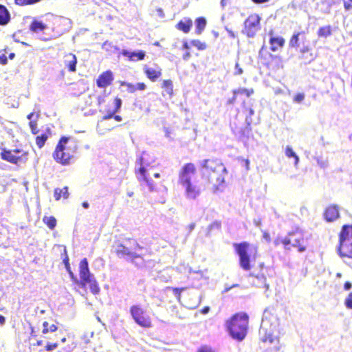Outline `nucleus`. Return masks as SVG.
Instances as JSON below:
<instances>
[{"mask_svg": "<svg viewBox=\"0 0 352 352\" xmlns=\"http://www.w3.org/2000/svg\"><path fill=\"white\" fill-rule=\"evenodd\" d=\"M202 177L214 192L219 191L225 183L228 173L224 164L218 158L205 159L201 164Z\"/></svg>", "mask_w": 352, "mask_h": 352, "instance_id": "1", "label": "nucleus"}, {"mask_svg": "<svg viewBox=\"0 0 352 352\" xmlns=\"http://www.w3.org/2000/svg\"><path fill=\"white\" fill-rule=\"evenodd\" d=\"M197 171L195 164L188 162L182 166L178 173V184L184 188L186 197L190 199H197L202 191L198 182L192 179Z\"/></svg>", "mask_w": 352, "mask_h": 352, "instance_id": "2", "label": "nucleus"}, {"mask_svg": "<svg viewBox=\"0 0 352 352\" xmlns=\"http://www.w3.org/2000/svg\"><path fill=\"white\" fill-rule=\"evenodd\" d=\"M112 248L117 256L127 258L131 262H134L135 258H142V264L145 265L149 261L147 256H151V253L142 254L137 252L144 248L140 245L136 239L127 238L122 241H117L112 245Z\"/></svg>", "mask_w": 352, "mask_h": 352, "instance_id": "3", "label": "nucleus"}, {"mask_svg": "<svg viewBox=\"0 0 352 352\" xmlns=\"http://www.w3.org/2000/svg\"><path fill=\"white\" fill-rule=\"evenodd\" d=\"M77 150L78 145L71 137L62 136L52 153V157L56 163L69 166L74 162Z\"/></svg>", "mask_w": 352, "mask_h": 352, "instance_id": "4", "label": "nucleus"}, {"mask_svg": "<svg viewBox=\"0 0 352 352\" xmlns=\"http://www.w3.org/2000/svg\"><path fill=\"white\" fill-rule=\"evenodd\" d=\"M225 326L234 340L242 341L248 334L249 316L243 311L236 312L226 321Z\"/></svg>", "mask_w": 352, "mask_h": 352, "instance_id": "5", "label": "nucleus"}, {"mask_svg": "<svg viewBox=\"0 0 352 352\" xmlns=\"http://www.w3.org/2000/svg\"><path fill=\"white\" fill-rule=\"evenodd\" d=\"M233 247L239 256L240 267L244 271L250 272L253 267L252 261L259 256L258 246L248 241H242L234 243Z\"/></svg>", "mask_w": 352, "mask_h": 352, "instance_id": "6", "label": "nucleus"}, {"mask_svg": "<svg viewBox=\"0 0 352 352\" xmlns=\"http://www.w3.org/2000/svg\"><path fill=\"white\" fill-rule=\"evenodd\" d=\"M148 154L142 153L137 160L138 165V168L135 169V175L138 182L141 185L146 186L149 191H155L157 188V184L154 182L150 176L149 170L151 168V162H148L147 157Z\"/></svg>", "mask_w": 352, "mask_h": 352, "instance_id": "7", "label": "nucleus"}, {"mask_svg": "<svg viewBox=\"0 0 352 352\" xmlns=\"http://www.w3.org/2000/svg\"><path fill=\"white\" fill-rule=\"evenodd\" d=\"M275 245H282L285 250L296 248L298 252H304L307 250L308 243L307 239L301 232L294 231L283 237H278L274 240Z\"/></svg>", "mask_w": 352, "mask_h": 352, "instance_id": "8", "label": "nucleus"}, {"mask_svg": "<svg viewBox=\"0 0 352 352\" xmlns=\"http://www.w3.org/2000/svg\"><path fill=\"white\" fill-rule=\"evenodd\" d=\"M79 276L80 280L78 283L82 288L85 289L88 286L90 292L94 295H97L100 293V286L94 275L89 271L88 261L86 258L82 259L79 263Z\"/></svg>", "mask_w": 352, "mask_h": 352, "instance_id": "9", "label": "nucleus"}, {"mask_svg": "<svg viewBox=\"0 0 352 352\" xmlns=\"http://www.w3.org/2000/svg\"><path fill=\"white\" fill-rule=\"evenodd\" d=\"M0 155L1 158L6 162L15 165H20L27 162L29 157V152L21 148L14 149L2 148Z\"/></svg>", "mask_w": 352, "mask_h": 352, "instance_id": "10", "label": "nucleus"}, {"mask_svg": "<svg viewBox=\"0 0 352 352\" xmlns=\"http://www.w3.org/2000/svg\"><path fill=\"white\" fill-rule=\"evenodd\" d=\"M258 58L268 69L274 70L283 67L282 58L280 56L272 54L265 45L259 50Z\"/></svg>", "mask_w": 352, "mask_h": 352, "instance_id": "11", "label": "nucleus"}, {"mask_svg": "<svg viewBox=\"0 0 352 352\" xmlns=\"http://www.w3.org/2000/svg\"><path fill=\"white\" fill-rule=\"evenodd\" d=\"M130 314L135 322L143 328H151L152 327V320L146 311L139 305L131 306Z\"/></svg>", "mask_w": 352, "mask_h": 352, "instance_id": "12", "label": "nucleus"}, {"mask_svg": "<svg viewBox=\"0 0 352 352\" xmlns=\"http://www.w3.org/2000/svg\"><path fill=\"white\" fill-rule=\"evenodd\" d=\"M261 18L258 14H251L245 20L242 33L249 38L254 37L261 30Z\"/></svg>", "mask_w": 352, "mask_h": 352, "instance_id": "13", "label": "nucleus"}, {"mask_svg": "<svg viewBox=\"0 0 352 352\" xmlns=\"http://www.w3.org/2000/svg\"><path fill=\"white\" fill-rule=\"evenodd\" d=\"M254 92V91L252 88H238L234 89L232 91V97L227 100L226 104L230 106H233L239 102L244 104L245 98H248Z\"/></svg>", "mask_w": 352, "mask_h": 352, "instance_id": "14", "label": "nucleus"}, {"mask_svg": "<svg viewBox=\"0 0 352 352\" xmlns=\"http://www.w3.org/2000/svg\"><path fill=\"white\" fill-rule=\"evenodd\" d=\"M318 56V53L312 50L309 46H304L299 50L298 58L303 64L314 61Z\"/></svg>", "mask_w": 352, "mask_h": 352, "instance_id": "15", "label": "nucleus"}, {"mask_svg": "<svg viewBox=\"0 0 352 352\" xmlns=\"http://www.w3.org/2000/svg\"><path fill=\"white\" fill-rule=\"evenodd\" d=\"M114 106L113 108H107L105 110L106 114L103 116V120H109L113 118L116 121H122V117L118 115H115L120 109L122 105V100L118 97L114 99Z\"/></svg>", "mask_w": 352, "mask_h": 352, "instance_id": "16", "label": "nucleus"}, {"mask_svg": "<svg viewBox=\"0 0 352 352\" xmlns=\"http://www.w3.org/2000/svg\"><path fill=\"white\" fill-rule=\"evenodd\" d=\"M113 81V72L111 70H106L98 76L96 80V85L99 88H106L110 86Z\"/></svg>", "mask_w": 352, "mask_h": 352, "instance_id": "17", "label": "nucleus"}, {"mask_svg": "<svg viewBox=\"0 0 352 352\" xmlns=\"http://www.w3.org/2000/svg\"><path fill=\"white\" fill-rule=\"evenodd\" d=\"M323 217L327 222H332L338 219L340 217L338 206L336 204L328 206L324 210Z\"/></svg>", "mask_w": 352, "mask_h": 352, "instance_id": "18", "label": "nucleus"}, {"mask_svg": "<svg viewBox=\"0 0 352 352\" xmlns=\"http://www.w3.org/2000/svg\"><path fill=\"white\" fill-rule=\"evenodd\" d=\"M144 73L151 81L155 82L161 78L162 69L158 65H156L155 68L145 65L144 67Z\"/></svg>", "mask_w": 352, "mask_h": 352, "instance_id": "19", "label": "nucleus"}, {"mask_svg": "<svg viewBox=\"0 0 352 352\" xmlns=\"http://www.w3.org/2000/svg\"><path fill=\"white\" fill-rule=\"evenodd\" d=\"M352 241V225H344L339 233V244Z\"/></svg>", "mask_w": 352, "mask_h": 352, "instance_id": "20", "label": "nucleus"}, {"mask_svg": "<svg viewBox=\"0 0 352 352\" xmlns=\"http://www.w3.org/2000/svg\"><path fill=\"white\" fill-rule=\"evenodd\" d=\"M77 58L74 54L67 53L64 56L65 67L70 72L76 71Z\"/></svg>", "mask_w": 352, "mask_h": 352, "instance_id": "21", "label": "nucleus"}, {"mask_svg": "<svg viewBox=\"0 0 352 352\" xmlns=\"http://www.w3.org/2000/svg\"><path fill=\"white\" fill-rule=\"evenodd\" d=\"M338 252L342 258H352V241L339 244Z\"/></svg>", "mask_w": 352, "mask_h": 352, "instance_id": "22", "label": "nucleus"}, {"mask_svg": "<svg viewBox=\"0 0 352 352\" xmlns=\"http://www.w3.org/2000/svg\"><path fill=\"white\" fill-rule=\"evenodd\" d=\"M121 54L126 57L129 61L133 62L142 60L146 56L144 51L129 52L127 50H122Z\"/></svg>", "mask_w": 352, "mask_h": 352, "instance_id": "23", "label": "nucleus"}, {"mask_svg": "<svg viewBox=\"0 0 352 352\" xmlns=\"http://www.w3.org/2000/svg\"><path fill=\"white\" fill-rule=\"evenodd\" d=\"M270 50L272 52H276L283 47L285 40L283 36H271L269 40Z\"/></svg>", "mask_w": 352, "mask_h": 352, "instance_id": "24", "label": "nucleus"}, {"mask_svg": "<svg viewBox=\"0 0 352 352\" xmlns=\"http://www.w3.org/2000/svg\"><path fill=\"white\" fill-rule=\"evenodd\" d=\"M192 25V21L190 18H184L179 21L175 25V28L185 34H188Z\"/></svg>", "mask_w": 352, "mask_h": 352, "instance_id": "25", "label": "nucleus"}, {"mask_svg": "<svg viewBox=\"0 0 352 352\" xmlns=\"http://www.w3.org/2000/svg\"><path fill=\"white\" fill-rule=\"evenodd\" d=\"M258 271L256 270H254L250 273V276L255 277L258 279L266 280V272L267 271V267L265 265L264 263H260L258 264Z\"/></svg>", "mask_w": 352, "mask_h": 352, "instance_id": "26", "label": "nucleus"}, {"mask_svg": "<svg viewBox=\"0 0 352 352\" xmlns=\"http://www.w3.org/2000/svg\"><path fill=\"white\" fill-rule=\"evenodd\" d=\"M51 130L47 128L44 133L41 135H37L35 138V142L36 146L41 148L44 146L46 141L48 140L49 137L51 135Z\"/></svg>", "mask_w": 352, "mask_h": 352, "instance_id": "27", "label": "nucleus"}, {"mask_svg": "<svg viewBox=\"0 0 352 352\" xmlns=\"http://www.w3.org/2000/svg\"><path fill=\"white\" fill-rule=\"evenodd\" d=\"M10 21V12L5 6L0 4V25H6Z\"/></svg>", "mask_w": 352, "mask_h": 352, "instance_id": "28", "label": "nucleus"}, {"mask_svg": "<svg viewBox=\"0 0 352 352\" xmlns=\"http://www.w3.org/2000/svg\"><path fill=\"white\" fill-rule=\"evenodd\" d=\"M61 257L63 258V262L65 265V267L67 271L68 272V273L69 274V276L72 278V279L77 280L76 276H74V273L71 270V267H70V265H69V256L67 254V248L65 246H63V253L61 254Z\"/></svg>", "mask_w": 352, "mask_h": 352, "instance_id": "29", "label": "nucleus"}, {"mask_svg": "<svg viewBox=\"0 0 352 352\" xmlns=\"http://www.w3.org/2000/svg\"><path fill=\"white\" fill-rule=\"evenodd\" d=\"M305 32H294L292 36L289 38V46L290 48H298L300 45L299 41H300V36H305Z\"/></svg>", "mask_w": 352, "mask_h": 352, "instance_id": "30", "label": "nucleus"}, {"mask_svg": "<svg viewBox=\"0 0 352 352\" xmlns=\"http://www.w3.org/2000/svg\"><path fill=\"white\" fill-rule=\"evenodd\" d=\"M54 197L56 201H58L61 198L67 199L69 197L68 187L65 186L63 188H55L54 190Z\"/></svg>", "mask_w": 352, "mask_h": 352, "instance_id": "31", "label": "nucleus"}, {"mask_svg": "<svg viewBox=\"0 0 352 352\" xmlns=\"http://www.w3.org/2000/svg\"><path fill=\"white\" fill-rule=\"evenodd\" d=\"M47 28V25L42 21L34 19L30 25V30L33 32H42Z\"/></svg>", "mask_w": 352, "mask_h": 352, "instance_id": "32", "label": "nucleus"}, {"mask_svg": "<svg viewBox=\"0 0 352 352\" xmlns=\"http://www.w3.org/2000/svg\"><path fill=\"white\" fill-rule=\"evenodd\" d=\"M207 25V21L204 16H199L195 19V32L201 34Z\"/></svg>", "mask_w": 352, "mask_h": 352, "instance_id": "33", "label": "nucleus"}, {"mask_svg": "<svg viewBox=\"0 0 352 352\" xmlns=\"http://www.w3.org/2000/svg\"><path fill=\"white\" fill-rule=\"evenodd\" d=\"M260 333L261 334V340L263 342L273 343L278 340L277 337L271 332H267L262 328Z\"/></svg>", "mask_w": 352, "mask_h": 352, "instance_id": "34", "label": "nucleus"}, {"mask_svg": "<svg viewBox=\"0 0 352 352\" xmlns=\"http://www.w3.org/2000/svg\"><path fill=\"white\" fill-rule=\"evenodd\" d=\"M43 222L50 230H54L57 224L56 219L54 216H44L42 219Z\"/></svg>", "mask_w": 352, "mask_h": 352, "instance_id": "35", "label": "nucleus"}, {"mask_svg": "<svg viewBox=\"0 0 352 352\" xmlns=\"http://www.w3.org/2000/svg\"><path fill=\"white\" fill-rule=\"evenodd\" d=\"M331 34L332 28L331 25L320 27L317 32V35L318 37H328Z\"/></svg>", "mask_w": 352, "mask_h": 352, "instance_id": "36", "label": "nucleus"}, {"mask_svg": "<svg viewBox=\"0 0 352 352\" xmlns=\"http://www.w3.org/2000/svg\"><path fill=\"white\" fill-rule=\"evenodd\" d=\"M162 88L164 89L169 96L173 95V81L170 79L163 80L162 83Z\"/></svg>", "mask_w": 352, "mask_h": 352, "instance_id": "37", "label": "nucleus"}, {"mask_svg": "<svg viewBox=\"0 0 352 352\" xmlns=\"http://www.w3.org/2000/svg\"><path fill=\"white\" fill-rule=\"evenodd\" d=\"M14 3L19 6L23 7L38 3L41 0H14Z\"/></svg>", "mask_w": 352, "mask_h": 352, "instance_id": "38", "label": "nucleus"}, {"mask_svg": "<svg viewBox=\"0 0 352 352\" xmlns=\"http://www.w3.org/2000/svg\"><path fill=\"white\" fill-rule=\"evenodd\" d=\"M57 329H58V327L56 324H52L49 325V323L45 321L43 323L42 333L45 334L49 332H54L57 330Z\"/></svg>", "mask_w": 352, "mask_h": 352, "instance_id": "39", "label": "nucleus"}, {"mask_svg": "<svg viewBox=\"0 0 352 352\" xmlns=\"http://www.w3.org/2000/svg\"><path fill=\"white\" fill-rule=\"evenodd\" d=\"M36 120H30L28 123L29 127L31 130V133L33 135H36L38 133V129L37 126V119L39 117V113H37L35 114Z\"/></svg>", "mask_w": 352, "mask_h": 352, "instance_id": "40", "label": "nucleus"}, {"mask_svg": "<svg viewBox=\"0 0 352 352\" xmlns=\"http://www.w3.org/2000/svg\"><path fill=\"white\" fill-rule=\"evenodd\" d=\"M285 155L290 158V157H294V160H295V162H294V164L295 165H297L298 162H299V158L298 157V155L294 153V151L292 150V147L287 146L286 148H285Z\"/></svg>", "mask_w": 352, "mask_h": 352, "instance_id": "41", "label": "nucleus"}, {"mask_svg": "<svg viewBox=\"0 0 352 352\" xmlns=\"http://www.w3.org/2000/svg\"><path fill=\"white\" fill-rule=\"evenodd\" d=\"M191 44L199 50H204L207 48V45L200 40H192L191 41Z\"/></svg>", "mask_w": 352, "mask_h": 352, "instance_id": "42", "label": "nucleus"}, {"mask_svg": "<svg viewBox=\"0 0 352 352\" xmlns=\"http://www.w3.org/2000/svg\"><path fill=\"white\" fill-rule=\"evenodd\" d=\"M168 289H171L174 295L176 296L177 300L180 301L181 294L184 289H186V287H168Z\"/></svg>", "mask_w": 352, "mask_h": 352, "instance_id": "43", "label": "nucleus"}, {"mask_svg": "<svg viewBox=\"0 0 352 352\" xmlns=\"http://www.w3.org/2000/svg\"><path fill=\"white\" fill-rule=\"evenodd\" d=\"M196 352H217L214 348L209 345H201L199 347Z\"/></svg>", "mask_w": 352, "mask_h": 352, "instance_id": "44", "label": "nucleus"}, {"mask_svg": "<svg viewBox=\"0 0 352 352\" xmlns=\"http://www.w3.org/2000/svg\"><path fill=\"white\" fill-rule=\"evenodd\" d=\"M121 85L125 86L127 89V91L129 93H134L136 91V85H134L131 83L126 82H122Z\"/></svg>", "mask_w": 352, "mask_h": 352, "instance_id": "45", "label": "nucleus"}, {"mask_svg": "<svg viewBox=\"0 0 352 352\" xmlns=\"http://www.w3.org/2000/svg\"><path fill=\"white\" fill-rule=\"evenodd\" d=\"M58 346L57 342H48L45 346V350L47 351H52L56 349Z\"/></svg>", "mask_w": 352, "mask_h": 352, "instance_id": "46", "label": "nucleus"}, {"mask_svg": "<svg viewBox=\"0 0 352 352\" xmlns=\"http://www.w3.org/2000/svg\"><path fill=\"white\" fill-rule=\"evenodd\" d=\"M305 99V94L303 93H297L293 98V101L296 103H300Z\"/></svg>", "mask_w": 352, "mask_h": 352, "instance_id": "47", "label": "nucleus"}, {"mask_svg": "<svg viewBox=\"0 0 352 352\" xmlns=\"http://www.w3.org/2000/svg\"><path fill=\"white\" fill-rule=\"evenodd\" d=\"M43 345V341L42 340H36V342L34 343H31L30 344V352H35V349L36 347L37 346H41Z\"/></svg>", "mask_w": 352, "mask_h": 352, "instance_id": "48", "label": "nucleus"}, {"mask_svg": "<svg viewBox=\"0 0 352 352\" xmlns=\"http://www.w3.org/2000/svg\"><path fill=\"white\" fill-rule=\"evenodd\" d=\"M344 303L347 308L352 309V292L349 294Z\"/></svg>", "mask_w": 352, "mask_h": 352, "instance_id": "49", "label": "nucleus"}, {"mask_svg": "<svg viewBox=\"0 0 352 352\" xmlns=\"http://www.w3.org/2000/svg\"><path fill=\"white\" fill-rule=\"evenodd\" d=\"M243 72L242 68L240 67V65L239 63H235V72H234V74L235 75H241L242 74Z\"/></svg>", "mask_w": 352, "mask_h": 352, "instance_id": "50", "label": "nucleus"}, {"mask_svg": "<svg viewBox=\"0 0 352 352\" xmlns=\"http://www.w3.org/2000/svg\"><path fill=\"white\" fill-rule=\"evenodd\" d=\"M8 63L7 56L3 53H0V64L6 65Z\"/></svg>", "mask_w": 352, "mask_h": 352, "instance_id": "51", "label": "nucleus"}, {"mask_svg": "<svg viewBox=\"0 0 352 352\" xmlns=\"http://www.w3.org/2000/svg\"><path fill=\"white\" fill-rule=\"evenodd\" d=\"M142 258H135L134 260V262H131V263H133L138 267H145L146 265V264L145 265H142Z\"/></svg>", "mask_w": 352, "mask_h": 352, "instance_id": "52", "label": "nucleus"}, {"mask_svg": "<svg viewBox=\"0 0 352 352\" xmlns=\"http://www.w3.org/2000/svg\"><path fill=\"white\" fill-rule=\"evenodd\" d=\"M146 86L144 82H138L136 84V91H143L146 89Z\"/></svg>", "mask_w": 352, "mask_h": 352, "instance_id": "53", "label": "nucleus"}, {"mask_svg": "<svg viewBox=\"0 0 352 352\" xmlns=\"http://www.w3.org/2000/svg\"><path fill=\"white\" fill-rule=\"evenodd\" d=\"M242 162L243 163V165L245 166V168L246 170L250 169V161L248 159H242Z\"/></svg>", "mask_w": 352, "mask_h": 352, "instance_id": "54", "label": "nucleus"}, {"mask_svg": "<svg viewBox=\"0 0 352 352\" xmlns=\"http://www.w3.org/2000/svg\"><path fill=\"white\" fill-rule=\"evenodd\" d=\"M270 0H252L255 4H262L268 2Z\"/></svg>", "mask_w": 352, "mask_h": 352, "instance_id": "55", "label": "nucleus"}, {"mask_svg": "<svg viewBox=\"0 0 352 352\" xmlns=\"http://www.w3.org/2000/svg\"><path fill=\"white\" fill-rule=\"evenodd\" d=\"M344 8H345V10H349L351 8H352V3L351 2L350 3L344 2Z\"/></svg>", "mask_w": 352, "mask_h": 352, "instance_id": "56", "label": "nucleus"}, {"mask_svg": "<svg viewBox=\"0 0 352 352\" xmlns=\"http://www.w3.org/2000/svg\"><path fill=\"white\" fill-rule=\"evenodd\" d=\"M351 287H352V285H351V283H349V282H348V281H347V282H346V283L344 284V289L345 290H349V289H350L351 288Z\"/></svg>", "mask_w": 352, "mask_h": 352, "instance_id": "57", "label": "nucleus"}, {"mask_svg": "<svg viewBox=\"0 0 352 352\" xmlns=\"http://www.w3.org/2000/svg\"><path fill=\"white\" fill-rule=\"evenodd\" d=\"M226 30L230 37L235 38L236 36V34L232 30L228 29H226Z\"/></svg>", "mask_w": 352, "mask_h": 352, "instance_id": "58", "label": "nucleus"}, {"mask_svg": "<svg viewBox=\"0 0 352 352\" xmlns=\"http://www.w3.org/2000/svg\"><path fill=\"white\" fill-rule=\"evenodd\" d=\"M195 228V223H190V224H189L188 226V229L189 232H192L194 230Z\"/></svg>", "mask_w": 352, "mask_h": 352, "instance_id": "59", "label": "nucleus"}, {"mask_svg": "<svg viewBox=\"0 0 352 352\" xmlns=\"http://www.w3.org/2000/svg\"><path fill=\"white\" fill-rule=\"evenodd\" d=\"M190 53L189 52H186L183 55V59L184 60H188L190 57Z\"/></svg>", "mask_w": 352, "mask_h": 352, "instance_id": "60", "label": "nucleus"}, {"mask_svg": "<svg viewBox=\"0 0 352 352\" xmlns=\"http://www.w3.org/2000/svg\"><path fill=\"white\" fill-rule=\"evenodd\" d=\"M6 322V318L3 316L0 315V324H3Z\"/></svg>", "mask_w": 352, "mask_h": 352, "instance_id": "61", "label": "nucleus"}, {"mask_svg": "<svg viewBox=\"0 0 352 352\" xmlns=\"http://www.w3.org/2000/svg\"><path fill=\"white\" fill-rule=\"evenodd\" d=\"M34 116V113L32 112L27 116V118L31 120L32 118Z\"/></svg>", "mask_w": 352, "mask_h": 352, "instance_id": "62", "label": "nucleus"}, {"mask_svg": "<svg viewBox=\"0 0 352 352\" xmlns=\"http://www.w3.org/2000/svg\"><path fill=\"white\" fill-rule=\"evenodd\" d=\"M183 48L186 50L189 49V45L187 42L183 43Z\"/></svg>", "mask_w": 352, "mask_h": 352, "instance_id": "63", "label": "nucleus"}, {"mask_svg": "<svg viewBox=\"0 0 352 352\" xmlns=\"http://www.w3.org/2000/svg\"><path fill=\"white\" fill-rule=\"evenodd\" d=\"M82 206L85 208H88L89 207V204L86 201H84L82 204Z\"/></svg>", "mask_w": 352, "mask_h": 352, "instance_id": "64", "label": "nucleus"}]
</instances>
